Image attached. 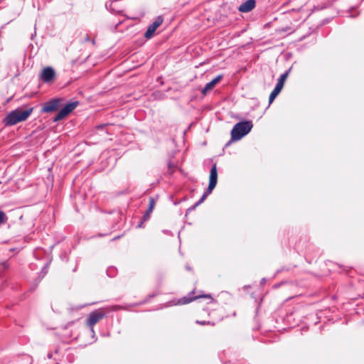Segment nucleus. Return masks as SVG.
I'll use <instances>...</instances> for the list:
<instances>
[{"mask_svg":"<svg viewBox=\"0 0 364 364\" xmlns=\"http://www.w3.org/2000/svg\"><path fill=\"white\" fill-rule=\"evenodd\" d=\"M33 111V107H29L26 109L17 108L9 112L4 119L6 126H13L19 122L26 121Z\"/></svg>","mask_w":364,"mask_h":364,"instance_id":"obj_1","label":"nucleus"},{"mask_svg":"<svg viewBox=\"0 0 364 364\" xmlns=\"http://www.w3.org/2000/svg\"><path fill=\"white\" fill-rule=\"evenodd\" d=\"M122 306L118 305L109 306L98 309L92 311L87 319V324L93 331V326L100 320L105 317L106 314L111 311H115L122 309Z\"/></svg>","mask_w":364,"mask_h":364,"instance_id":"obj_2","label":"nucleus"},{"mask_svg":"<svg viewBox=\"0 0 364 364\" xmlns=\"http://www.w3.org/2000/svg\"><path fill=\"white\" fill-rule=\"evenodd\" d=\"M253 127L251 121H244L237 123L231 131V138L233 141H237L247 134Z\"/></svg>","mask_w":364,"mask_h":364,"instance_id":"obj_3","label":"nucleus"},{"mask_svg":"<svg viewBox=\"0 0 364 364\" xmlns=\"http://www.w3.org/2000/svg\"><path fill=\"white\" fill-rule=\"evenodd\" d=\"M218 181V171H217V166L216 164H214L210 169V177H209V184L208 189L205 193L203 195L200 200L197 203L196 205H198L201 202H203L205 198L207 197L208 195H209L213 190L216 186Z\"/></svg>","mask_w":364,"mask_h":364,"instance_id":"obj_4","label":"nucleus"},{"mask_svg":"<svg viewBox=\"0 0 364 364\" xmlns=\"http://www.w3.org/2000/svg\"><path fill=\"white\" fill-rule=\"evenodd\" d=\"M288 74H289V72L287 71V72L283 73L282 75H281V76L279 77V79L277 80V83L274 89L272 90V92H271V94L269 95V104L272 103V102L274 100L276 97L279 94V92L282 90V88L284 87V82L287 78Z\"/></svg>","mask_w":364,"mask_h":364,"instance_id":"obj_5","label":"nucleus"},{"mask_svg":"<svg viewBox=\"0 0 364 364\" xmlns=\"http://www.w3.org/2000/svg\"><path fill=\"white\" fill-rule=\"evenodd\" d=\"M78 105V102L75 101L67 104L63 107L58 114L53 119L54 122H58L66 117L70 112H72Z\"/></svg>","mask_w":364,"mask_h":364,"instance_id":"obj_6","label":"nucleus"},{"mask_svg":"<svg viewBox=\"0 0 364 364\" xmlns=\"http://www.w3.org/2000/svg\"><path fill=\"white\" fill-rule=\"evenodd\" d=\"M55 76V70L51 67L44 68L41 74V79L44 82H51Z\"/></svg>","mask_w":364,"mask_h":364,"instance_id":"obj_7","label":"nucleus"},{"mask_svg":"<svg viewBox=\"0 0 364 364\" xmlns=\"http://www.w3.org/2000/svg\"><path fill=\"white\" fill-rule=\"evenodd\" d=\"M163 19L161 17H158L151 25L149 26L144 36L146 38L152 37L156 30L162 24Z\"/></svg>","mask_w":364,"mask_h":364,"instance_id":"obj_8","label":"nucleus"},{"mask_svg":"<svg viewBox=\"0 0 364 364\" xmlns=\"http://www.w3.org/2000/svg\"><path fill=\"white\" fill-rule=\"evenodd\" d=\"M60 99H53L44 104L42 112H50L56 110L60 104Z\"/></svg>","mask_w":364,"mask_h":364,"instance_id":"obj_9","label":"nucleus"},{"mask_svg":"<svg viewBox=\"0 0 364 364\" xmlns=\"http://www.w3.org/2000/svg\"><path fill=\"white\" fill-rule=\"evenodd\" d=\"M255 0H247L238 7V11L242 13H247L252 11L255 7Z\"/></svg>","mask_w":364,"mask_h":364,"instance_id":"obj_10","label":"nucleus"},{"mask_svg":"<svg viewBox=\"0 0 364 364\" xmlns=\"http://www.w3.org/2000/svg\"><path fill=\"white\" fill-rule=\"evenodd\" d=\"M222 77V75H218L214 79H213L210 82L207 83L203 90H202V93L203 95H205L208 91L212 90L221 80Z\"/></svg>","mask_w":364,"mask_h":364,"instance_id":"obj_11","label":"nucleus"},{"mask_svg":"<svg viewBox=\"0 0 364 364\" xmlns=\"http://www.w3.org/2000/svg\"><path fill=\"white\" fill-rule=\"evenodd\" d=\"M154 205H155V201H154V198H151L149 200V208L146 210V214L144 216V220H146L149 219V215L151 213V212L154 210Z\"/></svg>","mask_w":364,"mask_h":364,"instance_id":"obj_12","label":"nucleus"},{"mask_svg":"<svg viewBox=\"0 0 364 364\" xmlns=\"http://www.w3.org/2000/svg\"><path fill=\"white\" fill-rule=\"evenodd\" d=\"M6 220H7V217H6V214L3 211L0 210V225L6 223Z\"/></svg>","mask_w":364,"mask_h":364,"instance_id":"obj_13","label":"nucleus"},{"mask_svg":"<svg viewBox=\"0 0 364 364\" xmlns=\"http://www.w3.org/2000/svg\"><path fill=\"white\" fill-rule=\"evenodd\" d=\"M196 297L195 298H192V299H186V298H183L182 299V301L180 302V304H187V303H189L191 301H192L193 299H195Z\"/></svg>","mask_w":364,"mask_h":364,"instance_id":"obj_14","label":"nucleus"},{"mask_svg":"<svg viewBox=\"0 0 364 364\" xmlns=\"http://www.w3.org/2000/svg\"><path fill=\"white\" fill-rule=\"evenodd\" d=\"M196 323H198V324H200V325H205V324H209L210 323L209 321L208 322H205V321H197Z\"/></svg>","mask_w":364,"mask_h":364,"instance_id":"obj_15","label":"nucleus"},{"mask_svg":"<svg viewBox=\"0 0 364 364\" xmlns=\"http://www.w3.org/2000/svg\"><path fill=\"white\" fill-rule=\"evenodd\" d=\"M203 297H210L209 295H205Z\"/></svg>","mask_w":364,"mask_h":364,"instance_id":"obj_16","label":"nucleus"},{"mask_svg":"<svg viewBox=\"0 0 364 364\" xmlns=\"http://www.w3.org/2000/svg\"><path fill=\"white\" fill-rule=\"evenodd\" d=\"M141 225H142V223H141L138 225V227H141Z\"/></svg>","mask_w":364,"mask_h":364,"instance_id":"obj_17","label":"nucleus"}]
</instances>
